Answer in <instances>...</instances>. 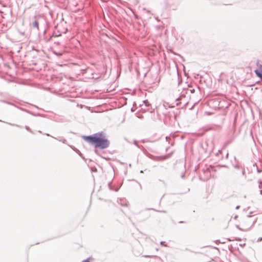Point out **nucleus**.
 <instances>
[{"label": "nucleus", "mask_w": 262, "mask_h": 262, "mask_svg": "<svg viewBox=\"0 0 262 262\" xmlns=\"http://www.w3.org/2000/svg\"><path fill=\"white\" fill-rule=\"evenodd\" d=\"M83 138L89 143L94 145L95 148L102 149L107 148L110 144V141L106 138L102 132L90 136H83Z\"/></svg>", "instance_id": "f257e3e1"}, {"label": "nucleus", "mask_w": 262, "mask_h": 262, "mask_svg": "<svg viewBox=\"0 0 262 262\" xmlns=\"http://www.w3.org/2000/svg\"><path fill=\"white\" fill-rule=\"evenodd\" d=\"M34 18L35 19V21L32 23V27L33 28H36L37 30L39 29L38 27V20L36 19L37 16H34Z\"/></svg>", "instance_id": "f03ea898"}, {"label": "nucleus", "mask_w": 262, "mask_h": 262, "mask_svg": "<svg viewBox=\"0 0 262 262\" xmlns=\"http://www.w3.org/2000/svg\"><path fill=\"white\" fill-rule=\"evenodd\" d=\"M254 72L256 74V76L260 78V79L262 80V72L258 70V69H256L254 70Z\"/></svg>", "instance_id": "7ed1b4c3"}, {"label": "nucleus", "mask_w": 262, "mask_h": 262, "mask_svg": "<svg viewBox=\"0 0 262 262\" xmlns=\"http://www.w3.org/2000/svg\"><path fill=\"white\" fill-rule=\"evenodd\" d=\"M18 108H19L20 110H22V111H25V112H27V113H29V114H31V115H34V116H36V115L34 114L33 113H31V112H30V111H28V110H26V109H25V108H20V107H18Z\"/></svg>", "instance_id": "20e7f679"}, {"label": "nucleus", "mask_w": 262, "mask_h": 262, "mask_svg": "<svg viewBox=\"0 0 262 262\" xmlns=\"http://www.w3.org/2000/svg\"><path fill=\"white\" fill-rule=\"evenodd\" d=\"M143 103L144 104V105L146 107H148L151 105L150 103L147 100L143 101Z\"/></svg>", "instance_id": "39448f33"}, {"label": "nucleus", "mask_w": 262, "mask_h": 262, "mask_svg": "<svg viewBox=\"0 0 262 262\" xmlns=\"http://www.w3.org/2000/svg\"><path fill=\"white\" fill-rule=\"evenodd\" d=\"M54 54L55 55H56L58 57H60L61 56H62V53H60V52H54Z\"/></svg>", "instance_id": "423d86ee"}, {"label": "nucleus", "mask_w": 262, "mask_h": 262, "mask_svg": "<svg viewBox=\"0 0 262 262\" xmlns=\"http://www.w3.org/2000/svg\"><path fill=\"white\" fill-rule=\"evenodd\" d=\"M25 128L30 133H31V134H33V132H32V130L29 128V127H28V126H25Z\"/></svg>", "instance_id": "0eeeda50"}, {"label": "nucleus", "mask_w": 262, "mask_h": 262, "mask_svg": "<svg viewBox=\"0 0 262 262\" xmlns=\"http://www.w3.org/2000/svg\"><path fill=\"white\" fill-rule=\"evenodd\" d=\"M1 101L3 102L4 103H5L8 104H10V105H14L13 103H12L11 102H8V101H6L5 100H1Z\"/></svg>", "instance_id": "6e6552de"}, {"label": "nucleus", "mask_w": 262, "mask_h": 262, "mask_svg": "<svg viewBox=\"0 0 262 262\" xmlns=\"http://www.w3.org/2000/svg\"><path fill=\"white\" fill-rule=\"evenodd\" d=\"M7 123L9 125H11V126H15L18 127H20L19 125H17V124H12V123Z\"/></svg>", "instance_id": "1a4fd4ad"}, {"label": "nucleus", "mask_w": 262, "mask_h": 262, "mask_svg": "<svg viewBox=\"0 0 262 262\" xmlns=\"http://www.w3.org/2000/svg\"><path fill=\"white\" fill-rule=\"evenodd\" d=\"M149 210H155V211H158V212H164V213H165L166 212V211L165 210H162V211H159V210H156L153 208H150V209H148Z\"/></svg>", "instance_id": "9d476101"}, {"label": "nucleus", "mask_w": 262, "mask_h": 262, "mask_svg": "<svg viewBox=\"0 0 262 262\" xmlns=\"http://www.w3.org/2000/svg\"><path fill=\"white\" fill-rule=\"evenodd\" d=\"M59 141L62 142L63 143H66V142H67V140L65 139H63L62 140H59Z\"/></svg>", "instance_id": "9b49d317"}, {"label": "nucleus", "mask_w": 262, "mask_h": 262, "mask_svg": "<svg viewBox=\"0 0 262 262\" xmlns=\"http://www.w3.org/2000/svg\"><path fill=\"white\" fill-rule=\"evenodd\" d=\"M256 170L258 173H260L262 171V170L258 169L257 167L256 168Z\"/></svg>", "instance_id": "f8f14e48"}, {"label": "nucleus", "mask_w": 262, "mask_h": 262, "mask_svg": "<svg viewBox=\"0 0 262 262\" xmlns=\"http://www.w3.org/2000/svg\"><path fill=\"white\" fill-rule=\"evenodd\" d=\"M45 135H46V136H50V137H51L53 138V136H51V135H49V134H47H47H45ZM54 139H57L56 138H55V137H54Z\"/></svg>", "instance_id": "ddd939ff"}, {"label": "nucleus", "mask_w": 262, "mask_h": 262, "mask_svg": "<svg viewBox=\"0 0 262 262\" xmlns=\"http://www.w3.org/2000/svg\"><path fill=\"white\" fill-rule=\"evenodd\" d=\"M121 205L123 206H127V203H121Z\"/></svg>", "instance_id": "4468645a"}, {"label": "nucleus", "mask_w": 262, "mask_h": 262, "mask_svg": "<svg viewBox=\"0 0 262 262\" xmlns=\"http://www.w3.org/2000/svg\"><path fill=\"white\" fill-rule=\"evenodd\" d=\"M191 93H193L195 92V90L194 89L190 90Z\"/></svg>", "instance_id": "2eb2a0df"}, {"label": "nucleus", "mask_w": 262, "mask_h": 262, "mask_svg": "<svg viewBox=\"0 0 262 262\" xmlns=\"http://www.w3.org/2000/svg\"><path fill=\"white\" fill-rule=\"evenodd\" d=\"M82 262H90V261H89V259L87 258L86 259L83 260Z\"/></svg>", "instance_id": "dca6fc26"}, {"label": "nucleus", "mask_w": 262, "mask_h": 262, "mask_svg": "<svg viewBox=\"0 0 262 262\" xmlns=\"http://www.w3.org/2000/svg\"><path fill=\"white\" fill-rule=\"evenodd\" d=\"M262 241V237H259L257 241V242H260Z\"/></svg>", "instance_id": "f3484780"}, {"label": "nucleus", "mask_w": 262, "mask_h": 262, "mask_svg": "<svg viewBox=\"0 0 262 262\" xmlns=\"http://www.w3.org/2000/svg\"><path fill=\"white\" fill-rule=\"evenodd\" d=\"M234 167L235 168H239V166L238 165H235L234 166Z\"/></svg>", "instance_id": "a211bd4d"}, {"label": "nucleus", "mask_w": 262, "mask_h": 262, "mask_svg": "<svg viewBox=\"0 0 262 262\" xmlns=\"http://www.w3.org/2000/svg\"><path fill=\"white\" fill-rule=\"evenodd\" d=\"M245 174V169L243 168V170H242V174L243 175H244Z\"/></svg>", "instance_id": "6ab92c4d"}, {"label": "nucleus", "mask_w": 262, "mask_h": 262, "mask_svg": "<svg viewBox=\"0 0 262 262\" xmlns=\"http://www.w3.org/2000/svg\"><path fill=\"white\" fill-rule=\"evenodd\" d=\"M61 34L60 33H55V36H59Z\"/></svg>", "instance_id": "aec40b11"}, {"label": "nucleus", "mask_w": 262, "mask_h": 262, "mask_svg": "<svg viewBox=\"0 0 262 262\" xmlns=\"http://www.w3.org/2000/svg\"><path fill=\"white\" fill-rule=\"evenodd\" d=\"M134 144L137 146H138V143H137V141H134Z\"/></svg>", "instance_id": "412c9836"}, {"label": "nucleus", "mask_w": 262, "mask_h": 262, "mask_svg": "<svg viewBox=\"0 0 262 262\" xmlns=\"http://www.w3.org/2000/svg\"><path fill=\"white\" fill-rule=\"evenodd\" d=\"M258 183H259V187H260V185L261 184V180H259V181H258Z\"/></svg>", "instance_id": "4be33fe9"}, {"label": "nucleus", "mask_w": 262, "mask_h": 262, "mask_svg": "<svg viewBox=\"0 0 262 262\" xmlns=\"http://www.w3.org/2000/svg\"><path fill=\"white\" fill-rule=\"evenodd\" d=\"M164 243H165V242H163V241H162V242H161V243H160L161 245H164Z\"/></svg>", "instance_id": "5701e85b"}, {"label": "nucleus", "mask_w": 262, "mask_h": 262, "mask_svg": "<svg viewBox=\"0 0 262 262\" xmlns=\"http://www.w3.org/2000/svg\"><path fill=\"white\" fill-rule=\"evenodd\" d=\"M239 208V206H237L236 207V209H238Z\"/></svg>", "instance_id": "b1692460"}, {"label": "nucleus", "mask_w": 262, "mask_h": 262, "mask_svg": "<svg viewBox=\"0 0 262 262\" xmlns=\"http://www.w3.org/2000/svg\"><path fill=\"white\" fill-rule=\"evenodd\" d=\"M144 257H150V256H149V255H144Z\"/></svg>", "instance_id": "393cba45"}, {"label": "nucleus", "mask_w": 262, "mask_h": 262, "mask_svg": "<svg viewBox=\"0 0 262 262\" xmlns=\"http://www.w3.org/2000/svg\"><path fill=\"white\" fill-rule=\"evenodd\" d=\"M146 11H147V12L148 13H150V11H148V10H147Z\"/></svg>", "instance_id": "a878e982"}, {"label": "nucleus", "mask_w": 262, "mask_h": 262, "mask_svg": "<svg viewBox=\"0 0 262 262\" xmlns=\"http://www.w3.org/2000/svg\"><path fill=\"white\" fill-rule=\"evenodd\" d=\"M228 156V154H227V155H226V157L227 158Z\"/></svg>", "instance_id": "bb28decb"}, {"label": "nucleus", "mask_w": 262, "mask_h": 262, "mask_svg": "<svg viewBox=\"0 0 262 262\" xmlns=\"http://www.w3.org/2000/svg\"><path fill=\"white\" fill-rule=\"evenodd\" d=\"M260 193L262 194V190H260Z\"/></svg>", "instance_id": "cd10ccee"}, {"label": "nucleus", "mask_w": 262, "mask_h": 262, "mask_svg": "<svg viewBox=\"0 0 262 262\" xmlns=\"http://www.w3.org/2000/svg\"><path fill=\"white\" fill-rule=\"evenodd\" d=\"M247 217H250V215H247Z\"/></svg>", "instance_id": "c85d7f7f"}, {"label": "nucleus", "mask_w": 262, "mask_h": 262, "mask_svg": "<svg viewBox=\"0 0 262 262\" xmlns=\"http://www.w3.org/2000/svg\"><path fill=\"white\" fill-rule=\"evenodd\" d=\"M261 92H262V90H261Z\"/></svg>", "instance_id": "c756f323"}]
</instances>
